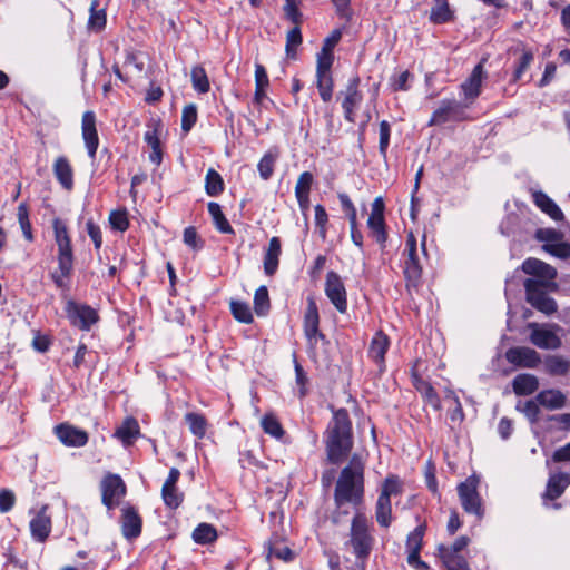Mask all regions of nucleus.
Segmentation results:
<instances>
[{
    "label": "nucleus",
    "mask_w": 570,
    "mask_h": 570,
    "mask_svg": "<svg viewBox=\"0 0 570 570\" xmlns=\"http://www.w3.org/2000/svg\"><path fill=\"white\" fill-rule=\"evenodd\" d=\"M315 225L318 228L320 237L324 240L326 238V224L328 222V215L323 205L318 204L315 206Z\"/></svg>",
    "instance_id": "62"
},
{
    "label": "nucleus",
    "mask_w": 570,
    "mask_h": 570,
    "mask_svg": "<svg viewBox=\"0 0 570 570\" xmlns=\"http://www.w3.org/2000/svg\"><path fill=\"white\" fill-rule=\"evenodd\" d=\"M466 105L455 99H443L433 111L429 126H441L446 122H460L468 119Z\"/></svg>",
    "instance_id": "9"
},
{
    "label": "nucleus",
    "mask_w": 570,
    "mask_h": 570,
    "mask_svg": "<svg viewBox=\"0 0 570 570\" xmlns=\"http://www.w3.org/2000/svg\"><path fill=\"white\" fill-rule=\"evenodd\" d=\"M102 503L110 510L126 494V485L117 474L108 473L101 481Z\"/></svg>",
    "instance_id": "14"
},
{
    "label": "nucleus",
    "mask_w": 570,
    "mask_h": 570,
    "mask_svg": "<svg viewBox=\"0 0 570 570\" xmlns=\"http://www.w3.org/2000/svg\"><path fill=\"white\" fill-rule=\"evenodd\" d=\"M570 485V474L568 472L551 473L548 478L546 489L541 494L542 503L544 507L553 508L556 510L561 508L560 503L554 502L559 499Z\"/></svg>",
    "instance_id": "10"
},
{
    "label": "nucleus",
    "mask_w": 570,
    "mask_h": 570,
    "mask_svg": "<svg viewBox=\"0 0 570 570\" xmlns=\"http://www.w3.org/2000/svg\"><path fill=\"white\" fill-rule=\"evenodd\" d=\"M217 537L215 527L205 522L198 524L193 532V539L198 544L213 543L217 540Z\"/></svg>",
    "instance_id": "35"
},
{
    "label": "nucleus",
    "mask_w": 570,
    "mask_h": 570,
    "mask_svg": "<svg viewBox=\"0 0 570 570\" xmlns=\"http://www.w3.org/2000/svg\"><path fill=\"white\" fill-rule=\"evenodd\" d=\"M512 387L517 395H530L539 389V380L533 374H518L512 381Z\"/></svg>",
    "instance_id": "28"
},
{
    "label": "nucleus",
    "mask_w": 570,
    "mask_h": 570,
    "mask_svg": "<svg viewBox=\"0 0 570 570\" xmlns=\"http://www.w3.org/2000/svg\"><path fill=\"white\" fill-rule=\"evenodd\" d=\"M528 328L531 331L529 341L541 350H558L562 346V340L559 336V332H562V327L558 324H539L529 323Z\"/></svg>",
    "instance_id": "6"
},
{
    "label": "nucleus",
    "mask_w": 570,
    "mask_h": 570,
    "mask_svg": "<svg viewBox=\"0 0 570 570\" xmlns=\"http://www.w3.org/2000/svg\"><path fill=\"white\" fill-rule=\"evenodd\" d=\"M563 237V233L554 228H538L534 234V238L543 244H553L562 240Z\"/></svg>",
    "instance_id": "55"
},
{
    "label": "nucleus",
    "mask_w": 570,
    "mask_h": 570,
    "mask_svg": "<svg viewBox=\"0 0 570 570\" xmlns=\"http://www.w3.org/2000/svg\"><path fill=\"white\" fill-rule=\"evenodd\" d=\"M320 314L314 297H307V307L304 315V334L309 343L317 338L324 340L325 335L320 331Z\"/></svg>",
    "instance_id": "17"
},
{
    "label": "nucleus",
    "mask_w": 570,
    "mask_h": 570,
    "mask_svg": "<svg viewBox=\"0 0 570 570\" xmlns=\"http://www.w3.org/2000/svg\"><path fill=\"white\" fill-rule=\"evenodd\" d=\"M277 157V153L268 151L261 158L257 169L264 180H268L272 177Z\"/></svg>",
    "instance_id": "46"
},
{
    "label": "nucleus",
    "mask_w": 570,
    "mask_h": 570,
    "mask_svg": "<svg viewBox=\"0 0 570 570\" xmlns=\"http://www.w3.org/2000/svg\"><path fill=\"white\" fill-rule=\"evenodd\" d=\"M224 180L215 169H208L205 177V190L208 196L216 197L224 191Z\"/></svg>",
    "instance_id": "37"
},
{
    "label": "nucleus",
    "mask_w": 570,
    "mask_h": 570,
    "mask_svg": "<svg viewBox=\"0 0 570 570\" xmlns=\"http://www.w3.org/2000/svg\"><path fill=\"white\" fill-rule=\"evenodd\" d=\"M537 402L548 410H559L566 405L567 397L559 390H543L535 396Z\"/></svg>",
    "instance_id": "27"
},
{
    "label": "nucleus",
    "mask_w": 570,
    "mask_h": 570,
    "mask_svg": "<svg viewBox=\"0 0 570 570\" xmlns=\"http://www.w3.org/2000/svg\"><path fill=\"white\" fill-rule=\"evenodd\" d=\"M521 269L533 276L523 282L527 302L547 316L554 314L558 311V304L549 296V293L559 289V285L554 281L558 275L557 269L534 257L523 261Z\"/></svg>",
    "instance_id": "1"
},
{
    "label": "nucleus",
    "mask_w": 570,
    "mask_h": 570,
    "mask_svg": "<svg viewBox=\"0 0 570 570\" xmlns=\"http://www.w3.org/2000/svg\"><path fill=\"white\" fill-rule=\"evenodd\" d=\"M301 24H295L286 35V56L291 59H296V48L302 43Z\"/></svg>",
    "instance_id": "44"
},
{
    "label": "nucleus",
    "mask_w": 570,
    "mask_h": 570,
    "mask_svg": "<svg viewBox=\"0 0 570 570\" xmlns=\"http://www.w3.org/2000/svg\"><path fill=\"white\" fill-rule=\"evenodd\" d=\"M121 532L128 540L138 538L142 529V519L137 509L132 505H126L121 509Z\"/></svg>",
    "instance_id": "16"
},
{
    "label": "nucleus",
    "mask_w": 570,
    "mask_h": 570,
    "mask_svg": "<svg viewBox=\"0 0 570 570\" xmlns=\"http://www.w3.org/2000/svg\"><path fill=\"white\" fill-rule=\"evenodd\" d=\"M191 83L196 91L206 94L210 89L209 80L205 69L202 66H195L190 72Z\"/></svg>",
    "instance_id": "41"
},
{
    "label": "nucleus",
    "mask_w": 570,
    "mask_h": 570,
    "mask_svg": "<svg viewBox=\"0 0 570 570\" xmlns=\"http://www.w3.org/2000/svg\"><path fill=\"white\" fill-rule=\"evenodd\" d=\"M53 236L57 244L58 268L51 274V279L57 287L65 286V279L69 278L73 271V248L67 225L60 218L52 220Z\"/></svg>",
    "instance_id": "5"
},
{
    "label": "nucleus",
    "mask_w": 570,
    "mask_h": 570,
    "mask_svg": "<svg viewBox=\"0 0 570 570\" xmlns=\"http://www.w3.org/2000/svg\"><path fill=\"white\" fill-rule=\"evenodd\" d=\"M415 389L421 393L425 402L430 404L435 411L441 410V400L434 387L429 382L416 380Z\"/></svg>",
    "instance_id": "36"
},
{
    "label": "nucleus",
    "mask_w": 570,
    "mask_h": 570,
    "mask_svg": "<svg viewBox=\"0 0 570 570\" xmlns=\"http://www.w3.org/2000/svg\"><path fill=\"white\" fill-rule=\"evenodd\" d=\"M544 371L551 376H564L570 371V361L561 355H548L544 358Z\"/></svg>",
    "instance_id": "31"
},
{
    "label": "nucleus",
    "mask_w": 570,
    "mask_h": 570,
    "mask_svg": "<svg viewBox=\"0 0 570 570\" xmlns=\"http://www.w3.org/2000/svg\"><path fill=\"white\" fill-rule=\"evenodd\" d=\"M30 531L33 537L39 542H45L50 534L51 531V520L43 512H39L31 521H30Z\"/></svg>",
    "instance_id": "29"
},
{
    "label": "nucleus",
    "mask_w": 570,
    "mask_h": 570,
    "mask_svg": "<svg viewBox=\"0 0 570 570\" xmlns=\"http://www.w3.org/2000/svg\"><path fill=\"white\" fill-rule=\"evenodd\" d=\"M505 360L521 368H535L542 362L541 355L529 346H513L507 350Z\"/></svg>",
    "instance_id": "13"
},
{
    "label": "nucleus",
    "mask_w": 570,
    "mask_h": 570,
    "mask_svg": "<svg viewBox=\"0 0 570 570\" xmlns=\"http://www.w3.org/2000/svg\"><path fill=\"white\" fill-rule=\"evenodd\" d=\"M402 482L397 475L391 474L389 475L382 485V490L379 497H384L385 500H391L392 495H397L402 492Z\"/></svg>",
    "instance_id": "50"
},
{
    "label": "nucleus",
    "mask_w": 570,
    "mask_h": 570,
    "mask_svg": "<svg viewBox=\"0 0 570 570\" xmlns=\"http://www.w3.org/2000/svg\"><path fill=\"white\" fill-rule=\"evenodd\" d=\"M109 222L114 229L119 232H125L129 227V220L127 216V212L122 210H112L109 215Z\"/></svg>",
    "instance_id": "59"
},
{
    "label": "nucleus",
    "mask_w": 570,
    "mask_h": 570,
    "mask_svg": "<svg viewBox=\"0 0 570 570\" xmlns=\"http://www.w3.org/2000/svg\"><path fill=\"white\" fill-rule=\"evenodd\" d=\"M261 426L266 434L277 440H281L285 434V430L274 413H266L261 420Z\"/></svg>",
    "instance_id": "34"
},
{
    "label": "nucleus",
    "mask_w": 570,
    "mask_h": 570,
    "mask_svg": "<svg viewBox=\"0 0 570 570\" xmlns=\"http://www.w3.org/2000/svg\"><path fill=\"white\" fill-rule=\"evenodd\" d=\"M282 254V243L276 236L272 237L268 247L264 254V272L267 276H273L279 264V256Z\"/></svg>",
    "instance_id": "22"
},
{
    "label": "nucleus",
    "mask_w": 570,
    "mask_h": 570,
    "mask_svg": "<svg viewBox=\"0 0 570 570\" xmlns=\"http://www.w3.org/2000/svg\"><path fill=\"white\" fill-rule=\"evenodd\" d=\"M324 442L330 463L340 464L348 456L354 442L352 421L346 409L333 411Z\"/></svg>",
    "instance_id": "3"
},
{
    "label": "nucleus",
    "mask_w": 570,
    "mask_h": 570,
    "mask_svg": "<svg viewBox=\"0 0 570 570\" xmlns=\"http://www.w3.org/2000/svg\"><path fill=\"white\" fill-rule=\"evenodd\" d=\"M454 19V13L450 9L448 0H433L430 11V21L435 24H443Z\"/></svg>",
    "instance_id": "30"
},
{
    "label": "nucleus",
    "mask_w": 570,
    "mask_h": 570,
    "mask_svg": "<svg viewBox=\"0 0 570 570\" xmlns=\"http://www.w3.org/2000/svg\"><path fill=\"white\" fill-rule=\"evenodd\" d=\"M271 308L268 289L266 286H259L254 295V309L258 316H264Z\"/></svg>",
    "instance_id": "42"
},
{
    "label": "nucleus",
    "mask_w": 570,
    "mask_h": 570,
    "mask_svg": "<svg viewBox=\"0 0 570 570\" xmlns=\"http://www.w3.org/2000/svg\"><path fill=\"white\" fill-rule=\"evenodd\" d=\"M66 314L71 325L82 331H89L91 326L99 321V315L96 309L89 305L78 304L73 301L67 302Z\"/></svg>",
    "instance_id": "11"
},
{
    "label": "nucleus",
    "mask_w": 570,
    "mask_h": 570,
    "mask_svg": "<svg viewBox=\"0 0 570 570\" xmlns=\"http://www.w3.org/2000/svg\"><path fill=\"white\" fill-rule=\"evenodd\" d=\"M17 215H18V220H19L20 227L23 232L26 239L32 240L31 224L29 220V210H28V206L24 203H21L18 206Z\"/></svg>",
    "instance_id": "57"
},
{
    "label": "nucleus",
    "mask_w": 570,
    "mask_h": 570,
    "mask_svg": "<svg viewBox=\"0 0 570 570\" xmlns=\"http://www.w3.org/2000/svg\"><path fill=\"white\" fill-rule=\"evenodd\" d=\"M81 132L88 155L91 158H95L99 146V137L96 128V115L94 111L88 110L82 115Z\"/></svg>",
    "instance_id": "18"
},
{
    "label": "nucleus",
    "mask_w": 570,
    "mask_h": 570,
    "mask_svg": "<svg viewBox=\"0 0 570 570\" xmlns=\"http://www.w3.org/2000/svg\"><path fill=\"white\" fill-rule=\"evenodd\" d=\"M302 0H285L283 7L284 16L294 24H301L303 22V14L299 11Z\"/></svg>",
    "instance_id": "51"
},
{
    "label": "nucleus",
    "mask_w": 570,
    "mask_h": 570,
    "mask_svg": "<svg viewBox=\"0 0 570 570\" xmlns=\"http://www.w3.org/2000/svg\"><path fill=\"white\" fill-rule=\"evenodd\" d=\"M470 542V539L469 537L466 535H461L459 537L452 546H444V544H440L438 547V552H439V557H444L445 554H454V556H460L459 553L468 547Z\"/></svg>",
    "instance_id": "54"
},
{
    "label": "nucleus",
    "mask_w": 570,
    "mask_h": 570,
    "mask_svg": "<svg viewBox=\"0 0 570 570\" xmlns=\"http://www.w3.org/2000/svg\"><path fill=\"white\" fill-rule=\"evenodd\" d=\"M533 203L553 220H562L564 218L562 210L559 206L543 191H532Z\"/></svg>",
    "instance_id": "24"
},
{
    "label": "nucleus",
    "mask_w": 570,
    "mask_h": 570,
    "mask_svg": "<svg viewBox=\"0 0 570 570\" xmlns=\"http://www.w3.org/2000/svg\"><path fill=\"white\" fill-rule=\"evenodd\" d=\"M445 400L451 401L454 405L453 410L449 413L450 420L461 423L464 420V412L458 395L453 391H448Z\"/></svg>",
    "instance_id": "60"
},
{
    "label": "nucleus",
    "mask_w": 570,
    "mask_h": 570,
    "mask_svg": "<svg viewBox=\"0 0 570 570\" xmlns=\"http://www.w3.org/2000/svg\"><path fill=\"white\" fill-rule=\"evenodd\" d=\"M405 259L403 274L406 281V287H417L422 278V265L417 253V242L413 232H409L404 250Z\"/></svg>",
    "instance_id": "7"
},
{
    "label": "nucleus",
    "mask_w": 570,
    "mask_h": 570,
    "mask_svg": "<svg viewBox=\"0 0 570 570\" xmlns=\"http://www.w3.org/2000/svg\"><path fill=\"white\" fill-rule=\"evenodd\" d=\"M160 124L154 122L150 129L145 132L144 139L151 147L149 159L155 165H160L163 160V151L160 147Z\"/></svg>",
    "instance_id": "26"
},
{
    "label": "nucleus",
    "mask_w": 570,
    "mask_h": 570,
    "mask_svg": "<svg viewBox=\"0 0 570 570\" xmlns=\"http://www.w3.org/2000/svg\"><path fill=\"white\" fill-rule=\"evenodd\" d=\"M484 75L483 62H480L473 68L469 78L461 85L466 100L472 102L480 96Z\"/></svg>",
    "instance_id": "20"
},
{
    "label": "nucleus",
    "mask_w": 570,
    "mask_h": 570,
    "mask_svg": "<svg viewBox=\"0 0 570 570\" xmlns=\"http://www.w3.org/2000/svg\"><path fill=\"white\" fill-rule=\"evenodd\" d=\"M389 346L390 340L387 335L382 331L376 332L370 344L368 356L379 364L380 367L384 365L385 354Z\"/></svg>",
    "instance_id": "23"
},
{
    "label": "nucleus",
    "mask_w": 570,
    "mask_h": 570,
    "mask_svg": "<svg viewBox=\"0 0 570 570\" xmlns=\"http://www.w3.org/2000/svg\"><path fill=\"white\" fill-rule=\"evenodd\" d=\"M533 59H534V55H533L532 50L523 47L521 49L520 57L515 63V69H514L513 77H512L513 82H517L522 78L523 73L528 70V68L532 63Z\"/></svg>",
    "instance_id": "43"
},
{
    "label": "nucleus",
    "mask_w": 570,
    "mask_h": 570,
    "mask_svg": "<svg viewBox=\"0 0 570 570\" xmlns=\"http://www.w3.org/2000/svg\"><path fill=\"white\" fill-rule=\"evenodd\" d=\"M161 498L167 508L175 510L184 501V493L178 490L177 487H173L165 492V488H161Z\"/></svg>",
    "instance_id": "53"
},
{
    "label": "nucleus",
    "mask_w": 570,
    "mask_h": 570,
    "mask_svg": "<svg viewBox=\"0 0 570 570\" xmlns=\"http://www.w3.org/2000/svg\"><path fill=\"white\" fill-rule=\"evenodd\" d=\"M140 434V428L136 419L127 417L122 424L115 431L114 436L122 442L125 446L134 444Z\"/></svg>",
    "instance_id": "25"
},
{
    "label": "nucleus",
    "mask_w": 570,
    "mask_h": 570,
    "mask_svg": "<svg viewBox=\"0 0 570 570\" xmlns=\"http://www.w3.org/2000/svg\"><path fill=\"white\" fill-rule=\"evenodd\" d=\"M375 539L371 533L368 520L364 513L357 512L351 521L348 538L345 541V549L351 551L356 559L360 570H365Z\"/></svg>",
    "instance_id": "4"
},
{
    "label": "nucleus",
    "mask_w": 570,
    "mask_h": 570,
    "mask_svg": "<svg viewBox=\"0 0 570 570\" xmlns=\"http://www.w3.org/2000/svg\"><path fill=\"white\" fill-rule=\"evenodd\" d=\"M358 85L360 78L357 77H354L348 81L345 90V98L342 102L345 119L350 122L355 121L354 110L361 104L363 98L361 91L358 90Z\"/></svg>",
    "instance_id": "19"
},
{
    "label": "nucleus",
    "mask_w": 570,
    "mask_h": 570,
    "mask_svg": "<svg viewBox=\"0 0 570 570\" xmlns=\"http://www.w3.org/2000/svg\"><path fill=\"white\" fill-rule=\"evenodd\" d=\"M268 553L267 557H275L283 561H289L293 559V551L282 541H269L268 542Z\"/></svg>",
    "instance_id": "49"
},
{
    "label": "nucleus",
    "mask_w": 570,
    "mask_h": 570,
    "mask_svg": "<svg viewBox=\"0 0 570 570\" xmlns=\"http://www.w3.org/2000/svg\"><path fill=\"white\" fill-rule=\"evenodd\" d=\"M230 311L233 316L245 324H249L253 322V314L250 307L245 302L232 301L230 302Z\"/></svg>",
    "instance_id": "48"
},
{
    "label": "nucleus",
    "mask_w": 570,
    "mask_h": 570,
    "mask_svg": "<svg viewBox=\"0 0 570 570\" xmlns=\"http://www.w3.org/2000/svg\"><path fill=\"white\" fill-rule=\"evenodd\" d=\"M479 478L471 475L458 485V494L465 512L481 519L484 514L482 499L478 492Z\"/></svg>",
    "instance_id": "8"
},
{
    "label": "nucleus",
    "mask_w": 570,
    "mask_h": 570,
    "mask_svg": "<svg viewBox=\"0 0 570 570\" xmlns=\"http://www.w3.org/2000/svg\"><path fill=\"white\" fill-rule=\"evenodd\" d=\"M208 213L210 214L215 227L224 234H234V229L230 226L229 222L225 217L222 212V207L218 203L210 202L208 203Z\"/></svg>",
    "instance_id": "33"
},
{
    "label": "nucleus",
    "mask_w": 570,
    "mask_h": 570,
    "mask_svg": "<svg viewBox=\"0 0 570 570\" xmlns=\"http://www.w3.org/2000/svg\"><path fill=\"white\" fill-rule=\"evenodd\" d=\"M197 121V108L194 104L187 105L181 114V130L188 132Z\"/></svg>",
    "instance_id": "58"
},
{
    "label": "nucleus",
    "mask_w": 570,
    "mask_h": 570,
    "mask_svg": "<svg viewBox=\"0 0 570 570\" xmlns=\"http://www.w3.org/2000/svg\"><path fill=\"white\" fill-rule=\"evenodd\" d=\"M185 421L195 436L198 439L204 438L206 434L207 421L203 414L189 412L185 415Z\"/></svg>",
    "instance_id": "39"
},
{
    "label": "nucleus",
    "mask_w": 570,
    "mask_h": 570,
    "mask_svg": "<svg viewBox=\"0 0 570 570\" xmlns=\"http://www.w3.org/2000/svg\"><path fill=\"white\" fill-rule=\"evenodd\" d=\"M426 531V523L419 524L406 538L407 551H421L423 547V538Z\"/></svg>",
    "instance_id": "45"
},
{
    "label": "nucleus",
    "mask_w": 570,
    "mask_h": 570,
    "mask_svg": "<svg viewBox=\"0 0 570 570\" xmlns=\"http://www.w3.org/2000/svg\"><path fill=\"white\" fill-rule=\"evenodd\" d=\"M325 294L334 307L341 313L347 312V294L342 277L334 271L326 274Z\"/></svg>",
    "instance_id": "12"
},
{
    "label": "nucleus",
    "mask_w": 570,
    "mask_h": 570,
    "mask_svg": "<svg viewBox=\"0 0 570 570\" xmlns=\"http://www.w3.org/2000/svg\"><path fill=\"white\" fill-rule=\"evenodd\" d=\"M55 433L59 441L67 446L81 448L85 446L89 440V435L85 430L68 423L58 424L55 428Z\"/></svg>",
    "instance_id": "15"
},
{
    "label": "nucleus",
    "mask_w": 570,
    "mask_h": 570,
    "mask_svg": "<svg viewBox=\"0 0 570 570\" xmlns=\"http://www.w3.org/2000/svg\"><path fill=\"white\" fill-rule=\"evenodd\" d=\"M375 519L380 527L389 528L392 523V504L391 500L379 497L375 505Z\"/></svg>",
    "instance_id": "32"
},
{
    "label": "nucleus",
    "mask_w": 570,
    "mask_h": 570,
    "mask_svg": "<svg viewBox=\"0 0 570 570\" xmlns=\"http://www.w3.org/2000/svg\"><path fill=\"white\" fill-rule=\"evenodd\" d=\"M364 471L365 463L358 454H353L348 464L342 469L334 489L335 507H345L347 503L355 508L364 501Z\"/></svg>",
    "instance_id": "2"
},
{
    "label": "nucleus",
    "mask_w": 570,
    "mask_h": 570,
    "mask_svg": "<svg viewBox=\"0 0 570 570\" xmlns=\"http://www.w3.org/2000/svg\"><path fill=\"white\" fill-rule=\"evenodd\" d=\"M314 181V177L312 173L304 171L298 176L296 186H295V195H309L312 185Z\"/></svg>",
    "instance_id": "64"
},
{
    "label": "nucleus",
    "mask_w": 570,
    "mask_h": 570,
    "mask_svg": "<svg viewBox=\"0 0 570 570\" xmlns=\"http://www.w3.org/2000/svg\"><path fill=\"white\" fill-rule=\"evenodd\" d=\"M367 227L372 237L381 246H384L387 240L385 218L368 216Z\"/></svg>",
    "instance_id": "38"
},
{
    "label": "nucleus",
    "mask_w": 570,
    "mask_h": 570,
    "mask_svg": "<svg viewBox=\"0 0 570 570\" xmlns=\"http://www.w3.org/2000/svg\"><path fill=\"white\" fill-rule=\"evenodd\" d=\"M53 175L61 187L68 191L73 188V168L66 156H59L52 166Z\"/></svg>",
    "instance_id": "21"
},
{
    "label": "nucleus",
    "mask_w": 570,
    "mask_h": 570,
    "mask_svg": "<svg viewBox=\"0 0 570 570\" xmlns=\"http://www.w3.org/2000/svg\"><path fill=\"white\" fill-rule=\"evenodd\" d=\"M448 570H471L462 556L445 554L440 557Z\"/></svg>",
    "instance_id": "61"
},
{
    "label": "nucleus",
    "mask_w": 570,
    "mask_h": 570,
    "mask_svg": "<svg viewBox=\"0 0 570 570\" xmlns=\"http://www.w3.org/2000/svg\"><path fill=\"white\" fill-rule=\"evenodd\" d=\"M542 250L560 259H568L570 257V244L563 242V239L553 244H543Z\"/></svg>",
    "instance_id": "52"
},
{
    "label": "nucleus",
    "mask_w": 570,
    "mask_h": 570,
    "mask_svg": "<svg viewBox=\"0 0 570 570\" xmlns=\"http://www.w3.org/2000/svg\"><path fill=\"white\" fill-rule=\"evenodd\" d=\"M334 61V53L328 51H323L317 55V67L316 73H331V68Z\"/></svg>",
    "instance_id": "63"
},
{
    "label": "nucleus",
    "mask_w": 570,
    "mask_h": 570,
    "mask_svg": "<svg viewBox=\"0 0 570 570\" xmlns=\"http://www.w3.org/2000/svg\"><path fill=\"white\" fill-rule=\"evenodd\" d=\"M317 77V89L320 91V96L324 102H328L333 96V78L331 73H316Z\"/></svg>",
    "instance_id": "47"
},
{
    "label": "nucleus",
    "mask_w": 570,
    "mask_h": 570,
    "mask_svg": "<svg viewBox=\"0 0 570 570\" xmlns=\"http://www.w3.org/2000/svg\"><path fill=\"white\" fill-rule=\"evenodd\" d=\"M98 6V0L91 1L88 29L92 31H101L106 26V12L104 9H97Z\"/></svg>",
    "instance_id": "40"
},
{
    "label": "nucleus",
    "mask_w": 570,
    "mask_h": 570,
    "mask_svg": "<svg viewBox=\"0 0 570 570\" xmlns=\"http://www.w3.org/2000/svg\"><path fill=\"white\" fill-rule=\"evenodd\" d=\"M537 400H529L524 402L523 404L519 403L517 405V410L522 412L527 419L530 421V423L534 424L539 421L540 415V407Z\"/></svg>",
    "instance_id": "56"
}]
</instances>
